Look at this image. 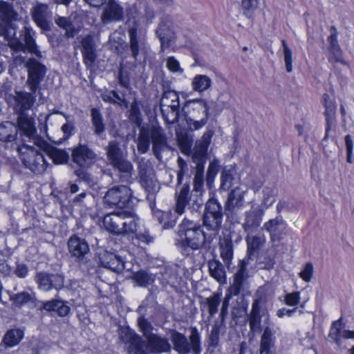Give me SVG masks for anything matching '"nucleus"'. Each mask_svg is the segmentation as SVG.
<instances>
[{"label":"nucleus","instance_id":"51","mask_svg":"<svg viewBox=\"0 0 354 354\" xmlns=\"http://www.w3.org/2000/svg\"><path fill=\"white\" fill-rule=\"evenodd\" d=\"M281 44L283 46L286 69L288 73H290L292 71V52L291 49L287 46L285 40H282Z\"/></svg>","mask_w":354,"mask_h":354},{"label":"nucleus","instance_id":"40","mask_svg":"<svg viewBox=\"0 0 354 354\" xmlns=\"http://www.w3.org/2000/svg\"><path fill=\"white\" fill-rule=\"evenodd\" d=\"M106 150L107 159L111 165L125 156L119 143L115 140L109 142Z\"/></svg>","mask_w":354,"mask_h":354},{"label":"nucleus","instance_id":"63","mask_svg":"<svg viewBox=\"0 0 354 354\" xmlns=\"http://www.w3.org/2000/svg\"><path fill=\"white\" fill-rule=\"evenodd\" d=\"M56 311L60 316L64 317L68 314L70 308L68 306L65 305L62 300H60V304L57 305Z\"/></svg>","mask_w":354,"mask_h":354},{"label":"nucleus","instance_id":"22","mask_svg":"<svg viewBox=\"0 0 354 354\" xmlns=\"http://www.w3.org/2000/svg\"><path fill=\"white\" fill-rule=\"evenodd\" d=\"M38 147L42 149L55 164H63L68 162V153L64 149L50 146L44 138H37Z\"/></svg>","mask_w":354,"mask_h":354},{"label":"nucleus","instance_id":"9","mask_svg":"<svg viewBox=\"0 0 354 354\" xmlns=\"http://www.w3.org/2000/svg\"><path fill=\"white\" fill-rule=\"evenodd\" d=\"M223 218V209L221 204L215 198H209L205 204L203 214V225L211 234L215 233L216 237L221 227Z\"/></svg>","mask_w":354,"mask_h":354},{"label":"nucleus","instance_id":"48","mask_svg":"<svg viewBox=\"0 0 354 354\" xmlns=\"http://www.w3.org/2000/svg\"><path fill=\"white\" fill-rule=\"evenodd\" d=\"M35 295L33 292H21L15 295L14 299L16 304L22 305L26 304H34Z\"/></svg>","mask_w":354,"mask_h":354},{"label":"nucleus","instance_id":"25","mask_svg":"<svg viewBox=\"0 0 354 354\" xmlns=\"http://www.w3.org/2000/svg\"><path fill=\"white\" fill-rule=\"evenodd\" d=\"M82 54L84 62L87 66H91L97 58L96 45L92 35H86L81 41Z\"/></svg>","mask_w":354,"mask_h":354},{"label":"nucleus","instance_id":"2","mask_svg":"<svg viewBox=\"0 0 354 354\" xmlns=\"http://www.w3.org/2000/svg\"><path fill=\"white\" fill-rule=\"evenodd\" d=\"M17 18V13L15 11L11 3L0 1V36H3L8 41V46L15 51H25L27 50L37 57H40V52L37 50L34 32L30 28L25 26L21 31V39L16 38V30L11 24Z\"/></svg>","mask_w":354,"mask_h":354},{"label":"nucleus","instance_id":"46","mask_svg":"<svg viewBox=\"0 0 354 354\" xmlns=\"http://www.w3.org/2000/svg\"><path fill=\"white\" fill-rule=\"evenodd\" d=\"M234 173L235 171L231 167H225L223 169L221 176V189L223 190H227L231 187L234 180Z\"/></svg>","mask_w":354,"mask_h":354},{"label":"nucleus","instance_id":"6","mask_svg":"<svg viewBox=\"0 0 354 354\" xmlns=\"http://www.w3.org/2000/svg\"><path fill=\"white\" fill-rule=\"evenodd\" d=\"M184 110L187 127L190 131L202 129L207 122L209 106L204 99H194L186 102Z\"/></svg>","mask_w":354,"mask_h":354},{"label":"nucleus","instance_id":"28","mask_svg":"<svg viewBox=\"0 0 354 354\" xmlns=\"http://www.w3.org/2000/svg\"><path fill=\"white\" fill-rule=\"evenodd\" d=\"M49 14L48 7L46 4H37L31 10L32 19L39 28L44 30L49 29Z\"/></svg>","mask_w":354,"mask_h":354},{"label":"nucleus","instance_id":"36","mask_svg":"<svg viewBox=\"0 0 354 354\" xmlns=\"http://www.w3.org/2000/svg\"><path fill=\"white\" fill-rule=\"evenodd\" d=\"M24 336V330L20 328H12L3 336V344L6 347H13L19 344Z\"/></svg>","mask_w":354,"mask_h":354},{"label":"nucleus","instance_id":"11","mask_svg":"<svg viewBox=\"0 0 354 354\" xmlns=\"http://www.w3.org/2000/svg\"><path fill=\"white\" fill-rule=\"evenodd\" d=\"M131 190L125 185L113 186L110 188L104 196V203L110 207L122 208L129 202Z\"/></svg>","mask_w":354,"mask_h":354},{"label":"nucleus","instance_id":"60","mask_svg":"<svg viewBox=\"0 0 354 354\" xmlns=\"http://www.w3.org/2000/svg\"><path fill=\"white\" fill-rule=\"evenodd\" d=\"M52 288L59 290L64 286V277L59 274L50 275Z\"/></svg>","mask_w":354,"mask_h":354},{"label":"nucleus","instance_id":"34","mask_svg":"<svg viewBox=\"0 0 354 354\" xmlns=\"http://www.w3.org/2000/svg\"><path fill=\"white\" fill-rule=\"evenodd\" d=\"M342 318L334 322L330 328L329 337L338 343L340 337L345 339H354V330H342Z\"/></svg>","mask_w":354,"mask_h":354},{"label":"nucleus","instance_id":"49","mask_svg":"<svg viewBox=\"0 0 354 354\" xmlns=\"http://www.w3.org/2000/svg\"><path fill=\"white\" fill-rule=\"evenodd\" d=\"M137 322L139 329L142 333L145 339L153 334L151 333L153 326L146 318L140 316L138 318Z\"/></svg>","mask_w":354,"mask_h":354},{"label":"nucleus","instance_id":"27","mask_svg":"<svg viewBox=\"0 0 354 354\" xmlns=\"http://www.w3.org/2000/svg\"><path fill=\"white\" fill-rule=\"evenodd\" d=\"M263 230L268 232L272 240H280L286 234V223L281 217L269 220L263 224Z\"/></svg>","mask_w":354,"mask_h":354},{"label":"nucleus","instance_id":"37","mask_svg":"<svg viewBox=\"0 0 354 354\" xmlns=\"http://www.w3.org/2000/svg\"><path fill=\"white\" fill-rule=\"evenodd\" d=\"M220 255L224 262L228 263L233 257V244L229 236H224L219 242Z\"/></svg>","mask_w":354,"mask_h":354},{"label":"nucleus","instance_id":"45","mask_svg":"<svg viewBox=\"0 0 354 354\" xmlns=\"http://www.w3.org/2000/svg\"><path fill=\"white\" fill-rule=\"evenodd\" d=\"M149 129L141 128L138 138V150L141 153L147 152L150 145Z\"/></svg>","mask_w":354,"mask_h":354},{"label":"nucleus","instance_id":"8","mask_svg":"<svg viewBox=\"0 0 354 354\" xmlns=\"http://www.w3.org/2000/svg\"><path fill=\"white\" fill-rule=\"evenodd\" d=\"M38 91H16L14 93H7L5 100L8 105L17 115L27 113L34 106Z\"/></svg>","mask_w":354,"mask_h":354},{"label":"nucleus","instance_id":"4","mask_svg":"<svg viewBox=\"0 0 354 354\" xmlns=\"http://www.w3.org/2000/svg\"><path fill=\"white\" fill-rule=\"evenodd\" d=\"M215 238V233H205L198 223L185 218L178 225L176 245L185 250H207Z\"/></svg>","mask_w":354,"mask_h":354},{"label":"nucleus","instance_id":"31","mask_svg":"<svg viewBox=\"0 0 354 354\" xmlns=\"http://www.w3.org/2000/svg\"><path fill=\"white\" fill-rule=\"evenodd\" d=\"M156 35L161 43V51L169 47L170 42L173 39V31L171 24L169 21H162L156 30Z\"/></svg>","mask_w":354,"mask_h":354},{"label":"nucleus","instance_id":"50","mask_svg":"<svg viewBox=\"0 0 354 354\" xmlns=\"http://www.w3.org/2000/svg\"><path fill=\"white\" fill-rule=\"evenodd\" d=\"M248 242V261L251 259V256L253 255L254 252H255L259 247L262 245V239L259 236H252L251 238H248L247 240Z\"/></svg>","mask_w":354,"mask_h":354},{"label":"nucleus","instance_id":"17","mask_svg":"<svg viewBox=\"0 0 354 354\" xmlns=\"http://www.w3.org/2000/svg\"><path fill=\"white\" fill-rule=\"evenodd\" d=\"M21 134L29 138L30 142L38 146L37 138H42L37 134L34 118L28 113L17 115V127Z\"/></svg>","mask_w":354,"mask_h":354},{"label":"nucleus","instance_id":"54","mask_svg":"<svg viewBox=\"0 0 354 354\" xmlns=\"http://www.w3.org/2000/svg\"><path fill=\"white\" fill-rule=\"evenodd\" d=\"M257 0H242L243 13L248 17H250L252 12L257 8Z\"/></svg>","mask_w":354,"mask_h":354},{"label":"nucleus","instance_id":"39","mask_svg":"<svg viewBox=\"0 0 354 354\" xmlns=\"http://www.w3.org/2000/svg\"><path fill=\"white\" fill-rule=\"evenodd\" d=\"M208 267L212 277L220 283L225 282V271L221 263L217 260H212L208 262Z\"/></svg>","mask_w":354,"mask_h":354},{"label":"nucleus","instance_id":"14","mask_svg":"<svg viewBox=\"0 0 354 354\" xmlns=\"http://www.w3.org/2000/svg\"><path fill=\"white\" fill-rule=\"evenodd\" d=\"M138 168L142 187L148 192H154L158 185L151 162L142 158L138 162Z\"/></svg>","mask_w":354,"mask_h":354},{"label":"nucleus","instance_id":"21","mask_svg":"<svg viewBox=\"0 0 354 354\" xmlns=\"http://www.w3.org/2000/svg\"><path fill=\"white\" fill-rule=\"evenodd\" d=\"M128 34L131 55L135 60H137L139 53L142 52L145 48V37L142 34L141 31L138 30V24H136L128 30Z\"/></svg>","mask_w":354,"mask_h":354},{"label":"nucleus","instance_id":"47","mask_svg":"<svg viewBox=\"0 0 354 354\" xmlns=\"http://www.w3.org/2000/svg\"><path fill=\"white\" fill-rule=\"evenodd\" d=\"M35 279L41 290L48 291L52 288L51 277L47 273L39 272L37 274Z\"/></svg>","mask_w":354,"mask_h":354},{"label":"nucleus","instance_id":"52","mask_svg":"<svg viewBox=\"0 0 354 354\" xmlns=\"http://www.w3.org/2000/svg\"><path fill=\"white\" fill-rule=\"evenodd\" d=\"M273 333L268 326L266 327L261 339V347L272 348L274 344Z\"/></svg>","mask_w":354,"mask_h":354},{"label":"nucleus","instance_id":"18","mask_svg":"<svg viewBox=\"0 0 354 354\" xmlns=\"http://www.w3.org/2000/svg\"><path fill=\"white\" fill-rule=\"evenodd\" d=\"M249 264L248 259H243L238 265V269L234 274L233 283L228 288L229 292L238 295L244 290L247 284L248 274L247 266Z\"/></svg>","mask_w":354,"mask_h":354},{"label":"nucleus","instance_id":"7","mask_svg":"<svg viewBox=\"0 0 354 354\" xmlns=\"http://www.w3.org/2000/svg\"><path fill=\"white\" fill-rule=\"evenodd\" d=\"M36 147L23 144L17 146V151L24 166L33 173L40 174L46 171L48 163L44 158L42 149Z\"/></svg>","mask_w":354,"mask_h":354},{"label":"nucleus","instance_id":"5","mask_svg":"<svg viewBox=\"0 0 354 354\" xmlns=\"http://www.w3.org/2000/svg\"><path fill=\"white\" fill-rule=\"evenodd\" d=\"M138 216L133 212L122 210L107 214L103 218V225L109 232L120 235L135 233L138 227Z\"/></svg>","mask_w":354,"mask_h":354},{"label":"nucleus","instance_id":"3","mask_svg":"<svg viewBox=\"0 0 354 354\" xmlns=\"http://www.w3.org/2000/svg\"><path fill=\"white\" fill-rule=\"evenodd\" d=\"M120 340L127 345L129 354H156L168 352L171 345L168 340L156 334H153L143 339L129 327L120 326L118 328Z\"/></svg>","mask_w":354,"mask_h":354},{"label":"nucleus","instance_id":"33","mask_svg":"<svg viewBox=\"0 0 354 354\" xmlns=\"http://www.w3.org/2000/svg\"><path fill=\"white\" fill-rule=\"evenodd\" d=\"M221 301V293L214 292L209 297L203 298L200 301L201 310L206 308L209 313V317H212L218 310V306Z\"/></svg>","mask_w":354,"mask_h":354},{"label":"nucleus","instance_id":"15","mask_svg":"<svg viewBox=\"0 0 354 354\" xmlns=\"http://www.w3.org/2000/svg\"><path fill=\"white\" fill-rule=\"evenodd\" d=\"M71 158L74 163L79 167L85 168L93 164L97 159V156L88 145L79 143L73 147Z\"/></svg>","mask_w":354,"mask_h":354},{"label":"nucleus","instance_id":"23","mask_svg":"<svg viewBox=\"0 0 354 354\" xmlns=\"http://www.w3.org/2000/svg\"><path fill=\"white\" fill-rule=\"evenodd\" d=\"M68 250L71 257L82 261L88 254L90 248L85 239L73 235L68 241Z\"/></svg>","mask_w":354,"mask_h":354},{"label":"nucleus","instance_id":"62","mask_svg":"<svg viewBox=\"0 0 354 354\" xmlns=\"http://www.w3.org/2000/svg\"><path fill=\"white\" fill-rule=\"evenodd\" d=\"M246 308L244 304H238V306H233L232 309V315L233 318L241 317L245 313Z\"/></svg>","mask_w":354,"mask_h":354},{"label":"nucleus","instance_id":"16","mask_svg":"<svg viewBox=\"0 0 354 354\" xmlns=\"http://www.w3.org/2000/svg\"><path fill=\"white\" fill-rule=\"evenodd\" d=\"M246 189L238 186L229 194L225 203V210L227 217L236 215L239 209L243 207Z\"/></svg>","mask_w":354,"mask_h":354},{"label":"nucleus","instance_id":"12","mask_svg":"<svg viewBox=\"0 0 354 354\" xmlns=\"http://www.w3.org/2000/svg\"><path fill=\"white\" fill-rule=\"evenodd\" d=\"M190 344L187 342V338L182 334L173 331L171 334V340L172 341L174 348L181 352H188L192 349L195 354L201 352L200 337L198 333L196 330H193L189 337Z\"/></svg>","mask_w":354,"mask_h":354},{"label":"nucleus","instance_id":"56","mask_svg":"<svg viewBox=\"0 0 354 354\" xmlns=\"http://www.w3.org/2000/svg\"><path fill=\"white\" fill-rule=\"evenodd\" d=\"M166 66L168 70L172 73H182L183 68H180L178 61L174 57H169L167 59Z\"/></svg>","mask_w":354,"mask_h":354},{"label":"nucleus","instance_id":"30","mask_svg":"<svg viewBox=\"0 0 354 354\" xmlns=\"http://www.w3.org/2000/svg\"><path fill=\"white\" fill-rule=\"evenodd\" d=\"M262 301L260 299H257L254 301L252 306V310L249 316L250 328L254 333L260 332L261 327V312Z\"/></svg>","mask_w":354,"mask_h":354},{"label":"nucleus","instance_id":"24","mask_svg":"<svg viewBox=\"0 0 354 354\" xmlns=\"http://www.w3.org/2000/svg\"><path fill=\"white\" fill-rule=\"evenodd\" d=\"M265 210L257 207L245 212V222L243 224L244 230L248 232H254L260 226Z\"/></svg>","mask_w":354,"mask_h":354},{"label":"nucleus","instance_id":"26","mask_svg":"<svg viewBox=\"0 0 354 354\" xmlns=\"http://www.w3.org/2000/svg\"><path fill=\"white\" fill-rule=\"evenodd\" d=\"M100 261L102 266L107 268L115 272H121L127 268L126 263L122 261L120 257L109 252H104L100 257Z\"/></svg>","mask_w":354,"mask_h":354},{"label":"nucleus","instance_id":"1","mask_svg":"<svg viewBox=\"0 0 354 354\" xmlns=\"http://www.w3.org/2000/svg\"><path fill=\"white\" fill-rule=\"evenodd\" d=\"M214 135L213 130L206 131L201 138L196 141L193 149L192 159L196 162V173L194 178V189L189 194V187L184 185L176 194L175 213L182 215L186 206L189 209L197 212L203 205L202 194L203 192V163L207 156V151Z\"/></svg>","mask_w":354,"mask_h":354},{"label":"nucleus","instance_id":"35","mask_svg":"<svg viewBox=\"0 0 354 354\" xmlns=\"http://www.w3.org/2000/svg\"><path fill=\"white\" fill-rule=\"evenodd\" d=\"M226 331L225 323L223 320H215L209 337V346L214 348L218 345L220 335Z\"/></svg>","mask_w":354,"mask_h":354},{"label":"nucleus","instance_id":"64","mask_svg":"<svg viewBox=\"0 0 354 354\" xmlns=\"http://www.w3.org/2000/svg\"><path fill=\"white\" fill-rule=\"evenodd\" d=\"M74 173L80 180L86 181L89 179L88 174L85 171L83 168L80 167L79 169L75 170Z\"/></svg>","mask_w":354,"mask_h":354},{"label":"nucleus","instance_id":"13","mask_svg":"<svg viewBox=\"0 0 354 354\" xmlns=\"http://www.w3.org/2000/svg\"><path fill=\"white\" fill-rule=\"evenodd\" d=\"M25 66L28 69L26 84L29 90L40 93L39 84L46 72L45 66L33 58L29 59Z\"/></svg>","mask_w":354,"mask_h":354},{"label":"nucleus","instance_id":"29","mask_svg":"<svg viewBox=\"0 0 354 354\" xmlns=\"http://www.w3.org/2000/svg\"><path fill=\"white\" fill-rule=\"evenodd\" d=\"M149 133L153 142V152L158 159H160L161 151L167 145V139L163 130L160 127H153L149 129Z\"/></svg>","mask_w":354,"mask_h":354},{"label":"nucleus","instance_id":"61","mask_svg":"<svg viewBox=\"0 0 354 354\" xmlns=\"http://www.w3.org/2000/svg\"><path fill=\"white\" fill-rule=\"evenodd\" d=\"M60 304V300L59 299H53L50 301H47L43 302L42 304V309L47 311H54L56 310L57 305Z\"/></svg>","mask_w":354,"mask_h":354},{"label":"nucleus","instance_id":"55","mask_svg":"<svg viewBox=\"0 0 354 354\" xmlns=\"http://www.w3.org/2000/svg\"><path fill=\"white\" fill-rule=\"evenodd\" d=\"M263 203L266 207L271 205L275 201L274 189H273L272 188H270V187H265L263 190Z\"/></svg>","mask_w":354,"mask_h":354},{"label":"nucleus","instance_id":"44","mask_svg":"<svg viewBox=\"0 0 354 354\" xmlns=\"http://www.w3.org/2000/svg\"><path fill=\"white\" fill-rule=\"evenodd\" d=\"M91 122L94 132L96 135H100L105 131V125L103 122L102 114L100 111L95 108L91 111Z\"/></svg>","mask_w":354,"mask_h":354},{"label":"nucleus","instance_id":"32","mask_svg":"<svg viewBox=\"0 0 354 354\" xmlns=\"http://www.w3.org/2000/svg\"><path fill=\"white\" fill-rule=\"evenodd\" d=\"M117 169L120 175V178L122 182H129L133 173V166L124 156L111 165Z\"/></svg>","mask_w":354,"mask_h":354},{"label":"nucleus","instance_id":"57","mask_svg":"<svg viewBox=\"0 0 354 354\" xmlns=\"http://www.w3.org/2000/svg\"><path fill=\"white\" fill-rule=\"evenodd\" d=\"M300 301V293L299 292H293L288 293L284 297V302L286 305L290 306H295L297 305Z\"/></svg>","mask_w":354,"mask_h":354},{"label":"nucleus","instance_id":"19","mask_svg":"<svg viewBox=\"0 0 354 354\" xmlns=\"http://www.w3.org/2000/svg\"><path fill=\"white\" fill-rule=\"evenodd\" d=\"M124 17V8L117 0H107L101 15L104 24L113 21H120Z\"/></svg>","mask_w":354,"mask_h":354},{"label":"nucleus","instance_id":"53","mask_svg":"<svg viewBox=\"0 0 354 354\" xmlns=\"http://www.w3.org/2000/svg\"><path fill=\"white\" fill-rule=\"evenodd\" d=\"M56 24L61 28H63L66 30L65 35L68 37H73V27L71 24L69 22V21L65 18L59 17L56 20Z\"/></svg>","mask_w":354,"mask_h":354},{"label":"nucleus","instance_id":"10","mask_svg":"<svg viewBox=\"0 0 354 354\" xmlns=\"http://www.w3.org/2000/svg\"><path fill=\"white\" fill-rule=\"evenodd\" d=\"M160 107L162 116L168 123L178 121L180 113V102L178 93L171 90L165 91L160 99Z\"/></svg>","mask_w":354,"mask_h":354},{"label":"nucleus","instance_id":"59","mask_svg":"<svg viewBox=\"0 0 354 354\" xmlns=\"http://www.w3.org/2000/svg\"><path fill=\"white\" fill-rule=\"evenodd\" d=\"M14 273L19 278H25L28 273V268L25 263H17Z\"/></svg>","mask_w":354,"mask_h":354},{"label":"nucleus","instance_id":"20","mask_svg":"<svg viewBox=\"0 0 354 354\" xmlns=\"http://www.w3.org/2000/svg\"><path fill=\"white\" fill-rule=\"evenodd\" d=\"M330 34L327 38V50L329 53L328 61L330 62H339L346 65V62L343 59L342 50L337 41V29L335 26H332L330 29Z\"/></svg>","mask_w":354,"mask_h":354},{"label":"nucleus","instance_id":"41","mask_svg":"<svg viewBox=\"0 0 354 354\" xmlns=\"http://www.w3.org/2000/svg\"><path fill=\"white\" fill-rule=\"evenodd\" d=\"M212 84L210 77L205 75H196L192 82V89L198 93H203L209 89Z\"/></svg>","mask_w":354,"mask_h":354},{"label":"nucleus","instance_id":"38","mask_svg":"<svg viewBox=\"0 0 354 354\" xmlns=\"http://www.w3.org/2000/svg\"><path fill=\"white\" fill-rule=\"evenodd\" d=\"M17 128L10 122H6L0 125V140L11 142L16 139Z\"/></svg>","mask_w":354,"mask_h":354},{"label":"nucleus","instance_id":"42","mask_svg":"<svg viewBox=\"0 0 354 354\" xmlns=\"http://www.w3.org/2000/svg\"><path fill=\"white\" fill-rule=\"evenodd\" d=\"M155 216L159 223L162 224L163 229H171L174 227L177 221V216L175 213L171 212L157 211Z\"/></svg>","mask_w":354,"mask_h":354},{"label":"nucleus","instance_id":"43","mask_svg":"<svg viewBox=\"0 0 354 354\" xmlns=\"http://www.w3.org/2000/svg\"><path fill=\"white\" fill-rule=\"evenodd\" d=\"M132 279L141 287H147L153 283L155 277L144 270H140L133 274Z\"/></svg>","mask_w":354,"mask_h":354},{"label":"nucleus","instance_id":"58","mask_svg":"<svg viewBox=\"0 0 354 354\" xmlns=\"http://www.w3.org/2000/svg\"><path fill=\"white\" fill-rule=\"evenodd\" d=\"M313 266L311 263H306L304 270L299 273L300 277L305 281L309 282L313 277Z\"/></svg>","mask_w":354,"mask_h":354}]
</instances>
